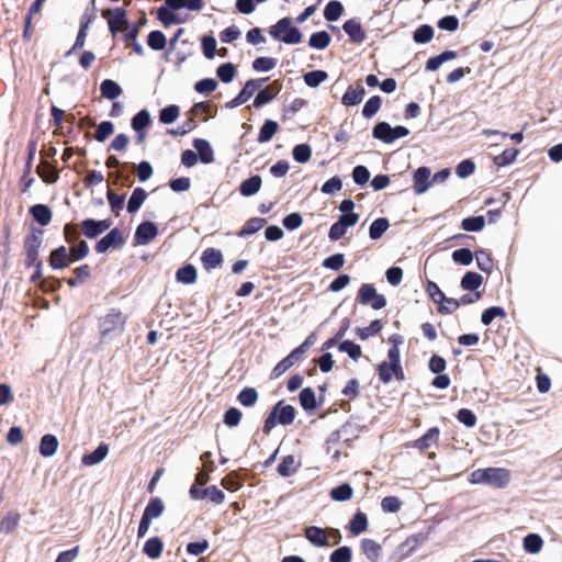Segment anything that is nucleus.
Returning a JSON list of instances; mask_svg holds the SVG:
<instances>
[{"instance_id":"nucleus-1","label":"nucleus","mask_w":562,"mask_h":562,"mask_svg":"<svg viewBox=\"0 0 562 562\" xmlns=\"http://www.w3.org/2000/svg\"><path fill=\"white\" fill-rule=\"evenodd\" d=\"M470 482L494 488H505L510 482V471L504 468L477 469L470 474Z\"/></svg>"},{"instance_id":"nucleus-2","label":"nucleus","mask_w":562,"mask_h":562,"mask_svg":"<svg viewBox=\"0 0 562 562\" xmlns=\"http://www.w3.org/2000/svg\"><path fill=\"white\" fill-rule=\"evenodd\" d=\"M296 411L290 404H284V401H279L271 409L265 419L262 431L269 435L270 431L277 426L291 425L295 418Z\"/></svg>"},{"instance_id":"nucleus-3","label":"nucleus","mask_w":562,"mask_h":562,"mask_svg":"<svg viewBox=\"0 0 562 562\" xmlns=\"http://www.w3.org/2000/svg\"><path fill=\"white\" fill-rule=\"evenodd\" d=\"M269 34L274 40L289 45L301 43L303 37L301 31L292 25V19L289 16L280 19L274 25L270 26Z\"/></svg>"},{"instance_id":"nucleus-4","label":"nucleus","mask_w":562,"mask_h":562,"mask_svg":"<svg viewBox=\"0 0 562 562\" xmlns=\"http://www.w3.org/2000/svg\"><path fill=\"white\" fill-rule=\"evenodd\" d=\"M125 325V316L121 311L112 308L106 315L99 319L100 335L103 340L120 335Z\"/></svg>"},{"instance_id":"nucleus-5","label":"nucleus","mask_w":562,"mask_h":562,"mask_svg":"<svg viewBox=\"0 0 562 562\" xmlns=\"http://www.w3.org/2000/svg\"><path fill=\"white\" fill-rule=\"evenodd\" d=\"M409 130L406 126H391L387 122H378L372 128V136L385 144H392L398 138L406 137Z\"/></svg>"},{"instance_id":"nucleus-6","label":"nucleus","mask_w":562,"mask_h":562,"mask_svg":"<svg viewBox=\"0 0 562 562\" xmlns=\"http://www.w3.org/2000/svg\"><path fill=\"white\" fill-rule=\"evenodd\" d=\"M43 231L37 228H32L31 233L24 239V249H25V267H32L33 263L40 262L38 259V250L43 243Z\"/></svg>"},{"instance_id":"nucleus-7","label":"nucleus","mask_w":562,"mask_h":562,"mask_svg":"<svg viewBox=\"0 0 562 562\" xmlns=\"http://www.w3.org/2000/svg\"><path fill=\"white\" fill-rule=\"evenodd\" d=\"M269 78L266 77V78H256V79L247 80L246 83L244 85V87L241 88V90L239 91V93L234 99L228 101L225 104V108L226 109H235V108L244 104L255 94V92L257 90H259L262 87V85Z\"/></svg>"},{"instance_id":"nucleus-8","label":"nucleus","mask_w":562,"mask_h":562,"mask_svg":"<svg viewBox=\"0 0 562 562\" xmlns=\"http://www.w3.org/2000/svg\"><path fill=\"white\" fill-rule=\"evenodd\" d=\"M124 244L125 238L122 232L117 227H114L106 235H104L97 241L94 249L98 254H105L111 248H122Z\"/></svg>"},{"instance_id":"nucleus-9","label":"nucleus","mask_w":562,"mask_h":562,"mask_svg":"<svg viewBox=\"0 0 562 562\" xmlns=\"http://www.w3.org/2000/svg\"><path fill=\"white\" fill-rule=\"evenodd\" d=\"M102 16L106 19L109 31L114 36L121 31V26L128 25L127 12L122 7L106 9L102 12Z\"/></svg>"},{"instance_id":"nucleus-10","label":"nucleus","mask_w":562,"mask_h":562,"mask_svg":"<svg viewBox=\"0 0 562 562\" xmlns=\"http://www.w3.org/2000/svg\"><path fill=\"white\" fill-rule=\"evenodd\" d=\"M283 88V82L280 79L273 80L270 85L260 89L254 99L252 106L259 109L270 103L280 93Z\"/></svg>"},{"instance_id":"nucleus-11","label":"nucleus","mask_w":562,"mask_h":562,"mask_svg":"<svg viewBox=\"0 0 562 562\" xmlns=\"http://www.w3.org/2000/svg\"><path fill=\"white\" fill-rule=\"evenodd\" d=\"M359 221V216L341 215L330 226L328 231V238L331 241H337L346 234L349 227L355 226Z\"/></svg>"},{"instance_id":"nucleus-12","label":"nucleus","mask_w":562,"mask_h":562,"mask_svg":"<svg viewBox=\"0 0 562 562\" xmlns=\"http://www.w3.org/2000/svg\"><path fill=\"white\" fill-rule=\"evenodd\" d=\"M111 225V220L86 218L80 223L82 234L90 239L97 238L99 235L108 231Z\"/></svg>"},{"instance_id":"nucleus-13","label":"nucleus","mask_w":562,"mask_h":562,"mask_svg":"<svg viewBox=\"0 0 562 562\" xmlns=\"http://www.w3.org/2000/svg\"><path fill=\"white\" fill-rule=\"evenodd\" d=\"M158 235V227L151 221H143L138 224L134 234L135 245H148Z\"/></svg>"},{"instance_id":"nucleus-14","label":"nucleus","mask_w":562,"mask_h":562,"mask_svg":"<svg viewBox=\"0 0 562 562\" xmlns=\"http://www.w3.org/2000/svg\"><path fill=\"white\" fill-rule=\"evenodd\" d=\"M48 262L54 270H63L69 267L74 259H71L67 247L59 246L50 251Z\"/></svg>"},{"instance_id":"nucleus-15","label":"nucleus","mask_w":562,"mask_h":562,"mask_svg":"<svg viewBox=\"0 0 562 562\" xmlns=\"http://www.w3.org/2000/svg\"><path fill=\"white\" fill-rule=\"evenodd\" d=\"M342 30L355 44H361L367 38V33L362 29L361 22L357 18L349 19L344 22Z\"/></svg>"},{"instance_id":"nucleus-16","label":"nucleus","mask_w":562,"mask_h":562,"mask_svg":"<svg viewBox=\"0 0 562 562\" xmlns=\"http://www.w3.org/2000/svg\"><path fill=\"white\" fill-rule=\"evenodd\" d=\"M430 176H431V172H430V169L426 166H422V167H418L415 171H414V175H413V180H414V192L416 194H423L425 193L430 184H431V180L430 179Z\"/></svg>"},{"instance_id":"nucleus-17","label":"nucleus","mask_w":562,"mask_h":562,"mask_svg":"<svg viewBox=\"0 0 562 562\" xmlns=\"http://www.w3.org/2000/svg\"><path fill=\"white\" fill-rule=\"evenodd\" d=\"M304 353L296 347L272 369L271 378L277 379L297 362Z\"/></svg>"},{"instance_id":"nucleus-18","label":"nucleus","mask_w":562,"mask_h":562,"mask_svg":"<svg viewBox=\"0 0 562 562\" xmlns=\"http://www.w3.org/2000/svg\"><path fill=\"white\" fill-rule=\"evenodd\" d=\"M193 148L196 150L198 159L202 164H211L214 161V150L209 140L204 138H195L192 143Z\"/></svg>"},{"instance_id":"nucleus-19","label":"nucleus","mask_w":562,"mask_h":562,"mask_svg":"<svg viewBox=\"0 0 562 562\" xmlns=\"http://www.w3.org/2000/svg\"><path fill=\"white\" fill-rule=\"evenodd\" d=\"M305 538L315 547H328V535L325 529L317 526H308L304 529Z\"/></svg>"},{"instance_id":"nucleus-20","label":"nucleus","mask_w":562,"mask_h":562,"mask_svg":"<svg viewBox=\"0 0 562 562\" xmlns=\"http://www.w3.org/2000/svg\"><path fill=\"white\" fill-rule=\"evenodd\" d=\"M203 268L206 271H211L220 267L223 262V255L221 250L215 248H206L201 256Z\"/></svg>"},{"instance_id":"nucleus-21","label":"nucleus","mask_w":562,"mask_h":562,"mask_svg":"<svg viewBox=\"0 0 562 562\" xmlns=\"http://www.w3.org/2000/svg\"><path fill=\"white\" fill-rule=\"evenodd\" d=\"M366 95L363 86L358 85L356 88L349 86L341 98V103L346 106H355L359 104Z\"/></svg>"},{"instance_id":"nucleus-22","label":"nucleus","mask_w":562,"mask_h":562,"mask_svg":"<svg viewBox=\"0 0 562 562\" xmlns=\"http://www.w3.org/2000/svg\"><path fill=\"white\" fill-rule=\"evenodd\" d=\"M109 452L106 443L101 442L92 452L83 454L81 461L87 467L99 464L105 459Z\"/></svg>"},{"instance_id":"nucleus-23","label":"nucleus","mask_w":562,"mask_h":562,"mask_svg":"<svg viewBox=\"0 0 562 562\" xmlns=\"http://www.w3.org/2000/svg\"><path fill=\"white\" fill-rule=\"evenodd\" d=\"M58 448V439L55 435L46 434L41 438L38 452L44 458L53 457Z\"/></svg>"},{"instance_id":"nucleus-24","label":"nucleus","mask_w":562,"mask_h":562,"mask_svg":"<svg viewBox=\"0 0 562 562\" xmlns=\"http://www.w3.org/2000/svg\"><path fill=\"white\" fill-rule=\"evenodd\" d=\"M30 214L41 226H46L52 221V210L46 204H34L30 209Z\"/></svg>"},{"instance_id":"nucleus-25","label":"nucleus","mask_w":562,"mask_h":562,"mask_svg":"<svg viewBox=\"0 0 562 562\" xmlns=\"http://www.w3.org/2000/svg\"><path fill=\"white\" fill-rule=\"evenodd\" d=\"M440 430L438 427L429 428L424 436L414 440L412 442V447L424 451L428 449L434 442H436L439 438Z\"/></svg>"},{"instance_id":"nucleus-26","label":"nucleus","mask_w":562,"mask_h":562,"mask_svg":"<svg viewBox=\"0 0 562 562\" xmlns=\"http://www.w3.org/2000/svg\"><path fill=\"white\" fill-rule=\"evenodd\" d=\"M301 463L295 460V457L292 454H288L282 458L281 462L277 467V472L279 475L283 477H288L295 473Z\"/></svg>"},{"instance_id":"nucleus-27","label":"nucleus","mask_w":562,"mask_h":562,"mask_svg":"<svg viewBox=\"0 0 562 562\" xmlns=\"http://www.w3.org/2000/svg\"><path fill=\"white\" fill-rule=\"evenodd\" d=\"M262 179L259 175H254L244 180L239 186V192L243 196H251L259 192Z\"/></svg>"},{"instance_id":"nucleus-28","label":"nucleus","mask_w":562,"mask_h":562,"mask_svg":"<svg viewBox=\"0 0 562 562\" xmlns=\"http://www.w3.org/2000/svg\"><path fill=\"white\" fill-rule=\"evenodd\" d=\"M146 198H147V192L143 188H140V187L135 188L127 201V205H126L127 212L130 214L136 213L143 205V203L145 202Z\"/></svg>"},{"instance_id":"nucleus-29","label":"nucleus","mask_w":562,"mask_h":562,"mask_svg":"<svg viewBox=\"0 0 562 562\" xmlns=\"http://www.w3.org/2000/svg\"><path fill=\"white\" fill-rule=\"evenodd\" d=\"M347 528L355 536H358V535L364 532L368 528L367 515L363 512L358 510L352 516L351 520L348 522Z\"/></svg>"},{"instance_id":"nucleus-30","label":"nucleus","mask_w":562,"mask_h":562,"mask_svg":"<svg viewBox=\"0 0 562 562\" xmlns=\"http://www.w3.org/2000/svg\"><path fill=\"white\" fill-rule=\"evenodd\" d=\"M483 277L474 271H468L464 273L460 281V286L464 291H475L482 285Z\"/></svg>"},{"instance_id":"nucleus-31","label":"nucleus","mask_w":562,"mask_h":562,"mask_svg":"<svg viewBox=\"0 0 562 562\" xmlns=\"http://www.w3.org/2000/svg\"><path fill=\"white\" fill-rule=\"evenodd\" d=\"M299 401L302 408L306 412H313L317 408L315 392L312 387L307 386L301 390Z\"/></svg>"},{"instance_id":"nucleus-32","label":"nucleus","mask_w":562,"mask_h":562,"mask_svg":"<svg viewBox=\"0 0 562 562\" xmlns=\"http://www.w3.org/2000/svg\"><path fill=\"white\" fill-rule=\"evenodd\" d=\"M164 550V542L159 537H151L149 538L144 547L143 552L149 558V559H158Z\"/></svg>"},{"instance_id":"nucleus-33","label":"nucleus","mask_w":562,"mask_h":562,"mask_svg":"<svg viewBox=\"0 0 562 562\" xmlns=\"http://www.w3.org/2000/svg\"><path fill=\"white\" fill-rule=\"evenodd\" d=\"M100 91L101 95L109 100H115L123 92L121 86L112 79H104L100 85Z\"/></svg>"},{"instance_id":"nucleus-34","label":"nucleus","mask_w":562,"mask_h":562,"mask_svg":"<svg viewBox=\"0 0 562 562\" xmlns=\"http://www.w3.org/2000/svg\"><path fill=\"white\" fill-rule=\"evenodd\" d=\"M278 130H279L278 122L267 119L259 130V134H258V138H257L258 143L263 144V143L270 142L272 139V137L274 136V134L278 132Z\"/></svg>"},{"instance_id":"nucleus-35","label":"nucleus","mask_w":562,"mask_h":562,"mask_svg":"<svg viewBox=\"0 0 562 562\" xmlns=\"http://www.w3.org/2000/svg\"><path fill=\"white\" fill-rule=\"evenodd\" d=\"M198 272L193 265L187 263L179 268L176 273L178 282L183 284H192L196 281Z\"/></svg>"},{"instance_id":"nucleus-36","label":"nucleus","mask_w":562,"mask_h":562,"mask_svg":"<svg viewBox=\"0 0 562 562\" xmlns=\"http://www.w3.org/2000/svg\"><path fill=\"white\" fill-rule=\"evenodd\" d=\"M361 549L368 560L372 562H376L381 554V546L369 538H364L361 540Z\"/></svg>"},{"instance_id":"nucleus-37","label":"nucleus","mask_w":562,"mask_h":562,"mask_svg":"<svg viewBox=\"0 0 562 562\" xmlns=\"http://www.w3.org/2000/svg\"><path fill=\"white\" fill-rule=\"evenodd\" d=\"M37 172H38L40 177L42 178V180L48 184L55 183L59 178V172L56 169V167H54L53 165H50L47 161H43L37 167Z\"/></svg>"},{"instance_id":"nucleus-38","label":"nucleus","mask_w":562,"mask_h":562,"mask_svg":"<svg viewBox=\"0 0 562 562\" xmlns=\"http://www.w3.org/2000/svg\"><path fill=\"white\" fill-rule=\"evenodd\" d=\"M524 550L528 553H539L543 547V540L538 533H528L522 540Z\"/></svg>"},{"instance_id":"nucleus-39","label":"nucleus","mask_w":562,"mask_h":562,"mask_svg":"<svg viewBox=\"0 0 562 562\" xmlns=\"http://www.w3.org/2000/svg\"><path fill=\"white\" fill-rule=\"evenodd\" d=\"M267 221L262 217H251L248 220L245 225L239 229L237 233L238 237H247L250 236L258 231H260L265 225Z\"/></svg>"},{"instance_id":"nucleus-40","label":"nucleus","mask_w":562,"mask_h":562,"mask_svg":"<svg viewBox=\"0 0 562 562\" xmlns=\"http://www.w3.org/2000/svg\"><path fill=\"white\" fill-rule=\"evenodd\" d=\"M344 13V5L338 0H330L324 9V18L328 22H336Z\"/></svg>"},{"instance_id":"nucleus-41","label":"nucleus","mask_w":562,"mask_h":562,"mask_svg":"<svg viewBox=\"0 0 562 562\" xmlns=\"http://www.w3.org/2000/svg\"><path fill=\"white\" fill-rule=\"evenodd\" d=\"M390 227V222L386 217L375 218L369 227V237L372 240H378Z\"/></svg>"},{"instance_id":"nucleus-42","label":"nucleus","mask_w":562,"mask_h":562,"mask_svg":"<svg viewBox=\"0 0 562 562\" xmlns=\"http://www.w3.org/2000/svg\"><path fill=\"white\" fill-rule=\"evenodd\" d=\"M165 509L164 502L159 497L150 498L148 504L146 505L143 516L149 518L153 520L154 518H158L160 515H162Z\"/></svg>"},{"instance_id":"nucleus-43","label":"nucleus","mask_w":562,"mask_h":562,"mask_svg":"<svg viewBox=\"0 0 562 562\" xmlns=\"http://www.w3.org/2000/svg\"><path fill=\"white\" fill-rule=\"evenodd\" d=\"M383 328V324L380 319H374L368 327H356L355 331L359 339L367 340L368 338L378 335Z\"/></svg>"},{"instance_id":"nucleus-44","label":"nucleus","mask_w":562,"mask_h":562,"mask_svg":"<svg viewBox=\"0 0 562 562\" xmlns=\"http://www.w3.org/2000/svg\"><path fill=\"white\" fill-rule=\"evenodd\" d=\"M485 226V217L483 215L469 216L462 220L461 228L465 232L477 233Z\"/></svg>"},{"instance_id":"nucleus-45","label":"nucleus","mask_w":562,"mask_h":562,"mask_svg":"<svg viewBox=\"0 0 562 562\" xmlns=\"http://www.w3.org/2000/svg\"><path fill=\"white\" fill-rule=\"evenodd\" d=\"M151 123L150 113L146 109L138 111L131 120V126L134 131L146 130Z\"/></svg>"},{"instance_id":"nucleus-46","label":"nucleus","mask_w":562,"mask_h":562,"mask_svg":"<svg viewBox=\"0 0 562 562\" xmlns=\"http://www.w3.org/2000/svg\"><path fill=\"white\" fill-rule=\"evenodd\" d=\"M331 37L326 31H318L310 36L308 45L315 49H325L330 44Z\"/></svg>"},{"instance_id":"nucleus-47","label":"nucleus","mask_w":562,"mask_h":562,"mask_svg":"<svg viewBox=\"0 0 562 562\" xmlns=\"http://www.w3.org/2000/svg\"><path fill=\"white\" fill-rule=\"evenodd\" d=\"M353 495V488L349 483H341L338 486L331 488L330 497L336 502L349 501Z\"/></svg>"},{"instance_id":"nucleus-48","label":"nucleus","mask_w":562,"mask_h":562,"mask_svg":"<svg viewBox=\"0 0 562 562\" xmlns=\"http://www.w3.org/2000/svg\"><path fill=\"white\" fill-rule=\"evenodd\" d=\"M434 37V29L429 24H422L413 32V41L416 44H427Z\"/></svg>"},{"instance_id":"nucleus-49","label":"nucleus","mask_w":562,"mask_h":562,"mask_svg":"<svg viewBox=\"0 0 562 562\" xmlns=\"http://www.w3.org/2000/svg\"><path fill=\"white\" fill-rule=\"evenodd\" d=\"M328 78V74L325 70H311L304 74L303 80L310 88H317Z\"/></svg>"},{"instance_id":"nucleus-50","label":"nucleus","mask_w":562,"mask_h":562,"mask_svg":"<svg viewBox=\"0 0 562 562\" xmlns=\"http://www.w3.org/2000/svg\"><path fill=\"white\" fill-rule=\"evenodd\" d=\"M338 350L340 352H346L355 361H357L362 356L361 347L349 339L341 340L338 344Z\"/></svg>"},{"instance_id":"nucleus-51","label":"nucleus","mask_w":562,"mask_h":562,"mask_svg":"<svg viewBox=\"0 0 562 562\" xmlns=\"http://www.w3.org/2000/svg\"><path fill=\"white\" fill-rule=\"evenodd\" d=\"M157 19L165 25L169 26L171 24L182 23V20L179 19L175 11L166 7L165 4L159 7L157 10Z\"/></svg>"},{"instance_id":"nucleus-52","label":"nucleus","mask_w":562,"mask_h":562,"mask_svg":"<svg viewBox=\"0 0 562 562\" xmlns=\"http://www.w3.org/2000/svg\"><path fill=\"white\" fill-rule=\"evenodd\" d=\"M147 23L146 13L143 12L142 18L138 22L125 25L126 31L123 36L124 42L135 41L139 34L140 29Z\"/></svg>"},{"instance_id":"nucleus-53","label":"nucleus","mask_w":562,"mask_h":562,"mask_svg":"<svg viewBox=\"0 0 562 562\" xmlns=\"http://www.w3.org/2000/svg\"><path fill=\"white\" fill-rule=\"evenodd\" d=\"M106 199H108L111 212L117 216L124 207L125 194H117L113 190L108 189Z\"/></svg>"},{"instance_id":"nucleus-54","label":"nucleus","mask_w":562,"mask_h":562,"mask_svg":"<svg viewBox=\"0 0 562 562\" xmlns=\"http://www.w3.org/2000/svg\"><path fill=\"white\" fill-rule=\"evenodd\" d=\"M147 45L153 50H162L166 48L167 38L161 31H158V30L151 31L147 35Z\"/></svg>"},{"instance_id":"nucleus-55","label":"nucleus","mask_w":562,"mask_h":562,"mask_svg":"<svg viewBox=\"0 0 562 562\" xmlns=\"http://www.w3.org/2000/svg\"><path fill=\"white\" fill-rule=\"evenodd\" d=\"M237 401L245 407H251L258 401V392L255 387H244L238 393Z\"/></svg>"},{"instance_id":"nucleus-56","label":"nucleus","mask_w":562,"mask_h":562,"mask_svg":"<svg viewBox=\"0 0 562 562\" xmlns=\"http://www.w3.org/2000/svg\"><path fill=\"white\" fill-rule=\"evenodd\" d=\"M180 114V108L176 104H170L162 108L159 111V121L162 124L169 125L172 124Z\"/></svg>"},{"instance_id":"nucleus-57","label":"nucleus","mask_w":562,"mask_h":562,"mask_svg":"<svg viewBox=\"0 0 562 562\" xmlns=\"http://www.w3.org/2000/svg\"><path fill=\"white\" fill-rule=\"evenodd\" d=\"M216 76L224 83H229L236 76V67L232 63H225L217 67Z\"/></svg>"},{"instance_id":"nucleus-58","label":"nucleus","mask_w":562,"mask_h":562,"mask_svg":"<svg viewBox=\"0 0 562 562\" xmlns=\"http://www.w3.org/2000/svg\"><path fill=\"white\" fill-rule=\"evenodd\" d=\"M69 254L71 256V259H74V262L83 259L89 254V245L86 240L80 239L74 244H71V247L68 248Z\"/></svg>"},{"instance_id":"nucleus-59","label":"nucleus","mask_w":562,"mask_h":562,"mask_svg":"<svg viewBox=\"0 0 562 562\" xmlns=\"http://www.w3.org/2000/svg\"><path fill=\"white\" fill-rule=\"evenodd\" d=\"M292 156L296 162L305 164L312 157V148L308 144L295 145L292 149Z\"/></svg>"},{"instance_id":"nucleus-60","label":"nucleus","mask_w":562,"mask_h":562,"mask_svg":"<svg viewBox=\"0 0 562 562\" xmlns=\"http://www.w3.org/2000/svg\"><path fill=\"white\" fill-rule=\"evenodd\" d=\"M506 311L502 306H491L486 308L481 315V322L483 325H490L496 317L505 318Z\"/></svg>"},{"instance_id":"nucleus-61","label":"nucleus","mask_w":562,"mask_h":562,"mask_svg":"<svg viewBox=\"0 0 562 562\" xmlns=\"http://www.w3.org/2000/svg\"><path fill=\"white\" fill-rule=\"evenodd\" d=\"M519 150L516 148H506L503 153L494 158V164L498 167H505L512 165L515 160Z\"/></svg>"},{"instance_id":"nucleus-62","label":"nucleus","mask_w":562,"mask_h":562,"mask_svg":"<svg viewBox=\"0 0 562 562\" xmlns=\"http://www.w3.org/2000/svg\"><path fill=\"white\" fill-rule=\"evenodd\" d=\"M382 104V99L380 95L371 97L362 108V115L367 119H371L380 110Z\"/></svg>"},{"instance_id":"nucleus-63","label":"nucleus","mask_w":562,"mask_h":562,"mask_svg":"<svg viewBox=\"0 0 562 562\" xmlns=\"http://www.w3.org/2000/svg\"><path fill=\"white\" fill-rule=\"evenodd\" d=\"M452 260L462 266H469L473 261V252L470 248L462 247L459 249H456L451 255Z\"/></svg>"},{"instance_id":"nucleus-64","label":"nucleus","mask_w":562,"mask_h":562,"mask_svg":"<svg viewBox=\"0 0 562 562\" xmlns=\"http://www.w3.org/2000/svg\"><path fill=\"white\" fill-rule=\"evenodd\" d=\"M352 550L348 546H342L334 550L329 555V562H351Z\"/></svg>"}]
</instances>
